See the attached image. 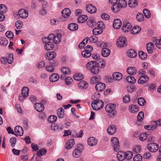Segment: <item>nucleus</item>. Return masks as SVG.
I'll return each mask as SVG.
<instances>
[{"label":"nucleus","mask_w":161,"mask_h":161,"mask_svg":"<svg viewBox=\"0 0 161 161\" xmlns=\"http://www.w3.org/2000/svg\"><path fill=\"white\" fill-rule=\"evenodd\" d=\"M110 52V50L109 49L107 48H103L102 50V55L103 57H106L109 55Z\"/></svg>","instance_id":"obj_29"},{"label":"nucleus","mask_w":161,"mask_h":161,"mask_svg":"<svg viewBox=\"0 0 161 161\" xmlns=\"http://www.w3.org/2000/svg\"><path fill=\"white\" fill-rule=\"evenodd\" d=\"M22 25L23 23L20 21H17L15 23L16 27L18 29H20L22 27Z\"/></svg>","instance_id":"obj_64"},{"label":"nucleus","mask_w":161,"mask_h":161,"mask_svg":"<svg viewBox=\"0 0 161 161\" xmlns=\"http://www.w3.org/2000/svg\"><path fill=\"white\" fill-rule=\"evenodd\" d=\"M131 27V24L128 22L127 20L125 19L123 20L122 29L124 32H126L130 31Z\"/></svg>","instance_id":"obj_3"},{"label":"nucleus","mask_w":161,"mask_h":161,"mask_svg":"<svg viewBox=\"0 0 161 161\" xmlns=\"http://www.w3.org/2000/svg\"><path fill=\"white\" fill-rule=\"evenodd\" d=\"M29 89L27 87H24L22 90L21 96L24 98L28 96L29 95Z\"/></svg>","instance_id":"obj_27"},{"label":"nucleus","mask_w":161,"mask_h":161,"mask_svg":"<svg viewBox=\"0 0 161 161\" xmlns=\"http://www.w3.org/2000/svg\"><path fill=\"white\" fill-rule=\"evenodd\" d=\"M8 60V62L9 64L12 63L13 61V54H10L8 55V56L7 58Z\"/></svg>","instance_id":"obj_60"},{"label":"nucleus","mask_w":161,"mask_h":161,"mask_svg":"<svg viewBox=\"0 0 161 161\" xmlns=\"http://www.w3.org/2000/svg\"><path fill=\"white\" fill-rule=\"evenodd\" d=\"M116 105L114 104L109 103L105 107L106 111L108 113H110V116L112 117L116 114L115 110Z\"/></svg>","instance_id":"obj_1"},{"label":"nucleus","mask_w":161,"mask_h":161,"mask_svg":"<svg viewBox=\"0 0 161 161\" xmlns=\"http://www.w3.org/2000/svg\"><path fill=\"white\" fill-rule=\"evenodd\" d=\"M117 3L121 8L125 7L127 5L126 2L125 0H119Z\"/></svg>","instance_id":"obj_45"},{"label":"nucleus","mask_w":161,"mask_h":161,"mask_svg":"<svg viewBox=\"0 0 161 161\" xmlns=\"http://www.w3.org/2000/svg\"><path fill=\"white\" fill-rule=\"evenodd\" d=\"M136 18L138 21L142 22L143 20L144 17L142 14L138 13L136 15Z\"/></svg>","instance_id":"obj_46"},{"label":"nucleus","mask_w":161,"mask_h":161,"mask_svg":"<svg viewBox=\"0 0 161 161\" xmlns=\"http://www.w3.org/2000/svg\"><path fill=\"white\" fill-rule=\"evenodd\" d=\"M127 73L130 75H134L137 72V70L135 67H130L127 69Z\"/></svg>","instance_id":"obj_28"},{"label":"nucleus","mask_w":161,"mask_h":161,"mask_svg":"<svg viewBox=\"0 0 161 161\" xmlns=\"http://www.w3.org/2000/svg\"><path fill=\"white\" fill-rule=\"evenodd\" d=\"M121 8L117 3L114 4L111 7V9L112 11L115 13H116L119 12Z\"/></svg>","instance_id":"obj_34"},{"label":"nucleus","mask_w":161,"mask_h":161,"mask_svg":"<svg viewBox=\"0 0 161 161\" xmlns=\"http://www.w3.org/2000/svg\"><path fill=\"white\" fill-rule=\"evenodd\" d=\"M149 78L147 75H143L138 80V82L139 84H144L147 82L148 81Z\"/></svg>","instance_id":"obj_10"},{"label":"nucleus","mask_w":161,"mask_h":161,"mask_svg":"<svg viewBox=\"0 0 161 161\" xmlns=\"http://www.w3.org/2000/svg\"><path fill=\"white\" fill-rule=\"evenodd\" d=\"M59 78V75L56 73H53L49 77L50 81L52 82H55L58 80Z\"/></svg>","instance_id":"obj_26"},{"label":"nucleus","mask_w":161,"mask_h":161,"mask_svg":"<svg viewBox=\"0 0 161 161\" xmlns=\"http://www.w3.org/2000/svg\"><path fill=\"white\" fill-rule=\"evenodd\" d=\"M92 103L91 105L93 110H98L102 108L104 106L103 101L100 100H96Z\"/></svg>","instance_id":"obj_2"},{"label":"nucleus","mask_w":161,"mask_h":161,"mask_svg":"<svg viewBox=\"0 0 161 161\" xmlns=\"http://www.w3.org/2000/svg\"><path fill=\"white\" fill-rule=\"evenodd\" d=\"M128 4L130 7H135L137 5L138 3L136 0H130L128 2Z\"/></svg>","instance_id":"obj_38"},{"label":"nucleus","mask_w":161,"mask_h":161,"mask_svg":"<svg viewBox=\"0 0 161 161\" xmlns=\"http://www.w3.org/2000/svg\"><path fill=\"white\" fill-rule=\"evenodd\" d=\"M78 86L80 89H86L88 87V84L84 81H81L80 82Z\"/></svg>","instance_id":"obj_32"},{"label":"nucleus","mask_w":161,"mask_h":161,"mask_svg":"<svg viewBox=\"0 0 161 161\" xmlns=\"http://www.w3.org/2000/svg\"><path fill=\"white\" fill-rule=\"evenodd\" d=\"M111 142L114 150L117 151L119 150V142L118 139L116 137H113L111 138Z\"/></svg>","instance_id":"obj_4"},{"label":"nucleus","mask_w":161,"mask_h":161,"mask_svg":"<svg viewBox=\"0 0 161 161\" xmlns=\"http://www.w3.org/2000/svg\"><path fill=\"white\" fill-rule=\"evenodd\" d=\"M82 149V146L80 145L73 152L72 155L75 158H78L81 155V150Z\"/></svg>","instance_id":"obj_7"},{"label":"nucleus","mask_w":161,"mask_h":161,"mask_svg":"<svg viewBox=\"0 0 161 161\" xmlns=\"http://www.w3.org/2000/svg\"><path fill=\"white\" fill-rule=\"evenodd\" d=\"M46 59L48 60H52L53 58L56 57V54L54 52L48 53L46 54Z\"/></svg>","instance_id":"obj_31"},{"label":"nucleus","mask_w":161,"mask_h":161,"mask_svg":"<svg viewBox=\"0 0 161 161\" xmlns=\"http://www.w3.org/2000/svg\"><path fill=\"white\" fill-rule=\"evenodd\" d=\"M142 157L139 154L136 155L133 158L134 161H142Z\"/></svg>","instance_id":"obj_59"},{"label":"nucleus","mask_w":161,"mask_h":161,"mask_svg":"<svg viewBox=\"0 0 161 161\" xmlns=\"http://www.w3.org/2000/svg\"><path fill=\"white\" fill-rule=\"evenodd\" d=\"M87 23L88 25L92 27H94V25L96 24L95 22L93 20L91 19L88 20Z\"/></svg>","instance_id":"obj_62"},{"label":"nucleus","mask_w":161,"mask_h":161,"mask_svg":"<svg viewBox=\"0 0 161 161\" xmlns=\"http://www.w3.org/2000/svg\"><path fill=\"white\" fill-rule=\"evenodd\" d=\"M143 13L145 16L147 18H149L150 17V11L147 9H144L143 10Z\"/></svg>","instance_id":"obj_53"},{"label":"nucleus","mask_w":161,"mask_h":161,"mask_svg":"<svg viewBox=\"0 0 161 161\" xmlns=\"http://www.w3.org/2000/svg\"><path fill=\"white\" fill-rule=\"evenodd\" d=\"M145 129H147L148 130H153L156 128V126L153 123V125L151 126L149 125H145L144 127Z\"/></svg>","instance_id":"obj_51"},{"label":"nucleus","mask_w":161,"mask_h":161,"mask_svg":"<svg viewBox=\"0 0 161 161\" xmlns=\"http://www.w3.org/2000/svg\"><path fill=\"white\" fill-rule=\"evenodd\" d=\"M61 35L60 34L58 33L57 34V36H54L53 40V42L56 44L59 43L60 42V37Z\"/></svg>","instance_id":"obj_36"},{"label":"nucleus","mask_w":161,"mask_h":161,"mask_svg":"<svg viewBox=\"0 0 161 161\" xmlns=\"http://www.w3.org/2000/svg\"><path fill=\"white\" fill-rule=\"evenodd\" d=\"M88 19L86 15H82L80 16L77 19L79 23H82L86 22Z\"/></svg>","instance_id":"obj_33"},{"label":"nucleus","mask_w":161,"mask_h":161,"mask_svg":"<svg viewBox=\"0 0 161 161\" xmlns=\"http://www.w3.org/2000/svg\"><path fill=\"white\" fill-rule=\"evenodd\" d=\"M72 81V79L69 77H67L65 78V83L67 85H69L71 84Z\"/></svg>","instance_id":"obj_61"},{"label":"nucleus","mask_w":161,"mask_h":161,"mask_svg":"<svg viewBox=\"0 0 161 161\" xmlns=\"http://www.w3.org/2000/svg\"><path fill=\"white\" fill-rule=\"evenodd\" d=\"M6 7L3 4L0 5V12L5 13L7 11Z\"/></svg>","instance_id":"obj_50"},{"label":"nucleus","mask_w":161,"mask_h":161,"mask_svg":"<svg viewBox=\"0 0 161 161\" xmlns=\"http://www.w3.org/2000/svg\"><path fill=\"white\" fill-rule=\"evenodd\" d=\"M126 158L128 160L130 159L133 157V153L131 151H128L125 153Z\"/></svg>","instance_id":"obj_44"},{"label":"nucleus","mask_w":161,"mask_h":161,"mask_svg":"<svg viewBox=\"0 0 161 161\" xmlns=\"http://www.w3.org/2000/svg\"><path fill=\"white\" fill-rule=\"evenodd\" d=\"M118 159L120 161H122L126 158L125 152L123 151H119L117 154Z\"/></svg>","instance_id":"obj_16"},{"label":"nucleus","mask_w":161,"mask_h":161,"mask_svg":"<svg viewBox=\"0 0 161 161\" xmlns=\"http://www.w3.org/2000/svg\"><path fill=\"white\" fill-rule=\"evenodd\" d=\"M141 30V27L137 26H134L131 31V33L132 34H136L139 32Z\"/></svg>","instance_id":"obj_37"},{"label":"nucleus","mask_w":161,"mask_h":161,"mask_svg":"<svg viewBox=\"0 0 161 161\" xmlns=\"http://www.w3.org/2000/svg\"><path fill=\"white\" fill-rule=\"evenodd\" d=\"M19 16L22 18H26L28 15V13L27 11L24 9H21L19 10L18 13Z\"/></svg>","instance_id":"obj_9"},{"label":"nucleus","mask_w":161,"mask_h":161,"mask_svg":"<svg viewBox=\"0 0 161 161\" xmlns=\"http://www.w3.org/2000/svg\"><path fill=\"white\" fill-rule=\"evenodd\" d=\"M147 49L149 53H152L153 52L154 45L152 42H149L146 45Z\"/></svg>","instance_id":"obj_24"},{"label":"nucleus","mask_w":161,"mask_h":161,"mask_svg":"<svg viewBox=\"0 0 161 161\" xmlns=\"http://www.w3.org/2000/svg\"><path fill=\"white\" fill-rule=\"evenodd\" d=\"M42 41L43 42H44L45 44L44 46V48L46 50H51L53 47L54 46L53 42L47 41L46 37L43 38Z\"/></svg>","instance_id":"obj_5"},{"label":"nucleus","mask_w":161,"mask_h":161,"mask_svg":"<svg viewBox=\"0 0 161 161\" xmlns=\"http://www.w3.org/2000/svg\"><path fill=\"white\" fill-rule=\"evenodd\" d=\"M116 130V127L114 125H111L107 129V131L108 133L110 135H112L114 134Z\"/></svg>","instance_id":"obj_20"},{"label":"nucleus","mask_w":161,"mask_h":161,"mask_svg":"<svg viewBox=\"0 0 161 161\" xmlns=\"http://www.w3.org/2000/svg\"><path fill=\"white\" fill-rule=\"evenodd\" d=\"M144 113L142 111L140 112L137 116V119L139 121H142L143 119L144 118Z\"/></svg>","instance_id":"obj_56"},{"label":"nucleus","mask_w":161,"mask_h":161,"mask_svg":"<svg viewBox=\"0 0 161 161\" xmlns=\"http://www.w3.org/2000/svg\"><path fill=\"white\" fill-rule=\"evenodd\" d=\"M70 14V10L68 8L64 9L62 12V16L65 18H68Z\"/></svg>","instance_id":"obj_22"},{"label":"nucleus","mask_w":161,"mask_h":161,"mask_svg":"<svg viewBox=\"0 0 161 161\" xmlns=\"http://www.w3.org/2000/svg\"><path fill=\"white\" fill-rule=\"evenodd\" d=\"M57 119L56 116L54 115H52L49 116L47 119L48 121L50 123L55 122Z\"/></svg>","instance_id":"obj_41"},{"label":"nucleus","mask_w":161,"mask_h":161,"mask_svg":"<svg viewBox=\"0 0 161 161\" xmlns=\"http://www.w3.org/2000/svg\"><path fill=\"white\" fill-rule=\"evenodd\" d=\"M149 150L152 152H155L159 149V145L155 143H151L148 145L147 146Z\"/></svg>","instance_id":"obj_6"},{"label":"nucleus","mask_w":161,"mask_h":161,"mask_svg":"<svg viewBox=\"0 0 161 161\" xmlns=\"http://www.w3.org/2000/svg\"><path fill=\"white\" fill-rule=\"evenodd\" d=\"M122 25L120 19H115L114 20L113 26L115 29H119Z\"/></svg>","instance_id":"obj_15"},{"label":"nucleus","mask_w":161,"mask_h":161,"mask_svg":"<svg viewBox=\"0 0 161 161\" xmlns=\"http://www.w3.org/2000/svg\"><path fill=\"white\" fill-rule=\"evenodd\" d=\"M75 143V141L73 139H69L66 144V148L67 149H69L71 148Z\"/></svg>","instance_id":"obj_19"},{"label":"nucleus","mask_w":161,"mask_h":161,"mask_svg":"<svg viewBox=\"0 0 161 161\" xmlns=\"http://www.w3.org/2000/svg\"><path fill=\"white\" fill-rule=\"evenodd\" d=\"M91 71L93 75H96L97 74L99 71V68L98 66H97L96 64H94L93 66L91 69Z\"/></svg>","instance_id":"obj_30"},{"label":"nucleus","mask_w":161,"mask_h":161,"mask_svg":"<svg viewBox=\"0 0 161 161\" xmlns=\"http://www.w3.org/2000/svg\"><path fill=\"white\" fill-rule=\"evenodd\" d=\"M105 88V85L103 83H97L95 86L96 90L98 92L103 91Z\"/></svg>","instance_id":"obj_11"},{"label":"nucleus","mask_w":161,"mask_h":161,"mask_svg":"<svg viewBox=\"0 0 161 161\" xmlns=\"http://www.w3.org/2000/svg\"><path fill=\"white\" fill-rule=\"evenodd\" d=\"M82 56L85 58H88L91 55V52L86 50L83 51L81 53Z\"/></svg>","instance_id":"obj_43"},{"label":"nucleus","mask_w":161,"mask_h":161,"mask_svg":"<svg viewBox=\"0 0 161 161\" xmlns=\"http://www.w3.org/2000/svg\"><path fill=\"white\" fill-rule=\"evenodd\" d=\"M47 150L45 149H42L38 150L37 152V155L39 157H41L46 153Z\"/></svg>","instance_id":"obj_42"},{"label":"nucleus","mask_w":161,"mask_h":161,"mask_svg":"<svg viewBox=\"0 0 161 161\" xmlns=\"http://www.w3.org/2000/svg\"><path fill=\"white\" fill-rule=\"evenodd\" d=\"M100 78L99 76H96L92 77L91 80V82L92 84H94L96 82H98Z\"/></svg>","instance_id":"obj_52"},{"label":"nucleus","mask_w":161,"mask_h":161,"mask_svg":"<svg viewBox=\"0 0 161 161\" xmlns=\"http://www.w3.org/2000/svg\"><path fill=\"white\" fill-rule=\"evenodd\" d=\"M15 132L16 133L17 135L21 136L23 134V128L20 126H17L15 127L14 130Z\"/></svg>","instance_id":"obj_13"},{"label":"nucleus","mask_w":161,"mask_h":161,"mask_svg":"<svg viewBox=\"0 0 161 161\" xmlns=\"http://www.w3.org/2000/svg\"><path fill=\"white\" fill-rule=\"evenodd\" d=\"M137 103L138 104L140 105L143 106L144 105L145 103V99L143 98L140 97L138 98Z\"/></svg>","instance_id":"obj_49"},{"label":"nucleus","mask_w":161,"mask_h":161,"mask_svg":"<svg viewBox=\"0 0 161 161\" xmlns=\"http://www.w3.org/2000/svg\"><path fill=\"white\" fill-rule=\"evenodd\" d=\"M94 64V61H91L88 62L86 64V66L87 69L91 70V68L93 66Z\"/></svg>","instance_id":"obj_58"},{"label":"nucleus","mask_w":161,"mask_h":161,"mask_svg":"<svg viewBox=\"0 0 161 161\" xmlns=\"http://www.w3.org/2000/svg\"><path fill=\"white\" fill-rule=\"evenodd\" d=\"M67 27L70 31H74L78 29V25L76 23H72L68 25Z\"/></svg>","instance_id":"obj_23"},{"label":"nucleus","mask_w":161,"mask_h":161,"mask_svg":"<svg viewBox=\"0 0 161 161\" xmlns=\"http://www.w3.org/2000/svg\"><path fill=\"white\" fill-rule=\"evenodd\" d=\"M100 30L101 29L98 28H95L93 30V34L95 35H98L101 34L102 33V31Z\"/></svg>","instance_id":"obj_48"},{"label":"nucleus","mask_w":161,"mask_h":161,"mask_svg":"<svg viewBox=\"0 0 161 161\" xmlns=\"http://www.w3.org/2000/svg\"><path fill=\"white\" fill-rule=\"evenodd\" d=\"M127 81L131 84H133L136 82V79L135 78L131 76H129L126 78Z\"/></svg>","instance_id":"obj_40"},{"label":"nucleus","mask_w":161,"mask_h":161,"mask_svg":"<svg viewBox=\"0 0 161 161\" xmlns=\"http://www.w3.org/2000/svg\"><path fill=\"white\" fill-rule=\"evenodd\" d=\"M147 135L146 133H142L140 136L139 140L141 141H144L147 138Z\"/></svg>","instance_id":"obj_55"},{"label":"nucleus","mask_w":161,"mask_h":161,"mask_svg":"<svg viewBox=\"0 0 161 161\" xmlns=\"http://www.w3.org/2000/svg\"><path fill=\"white\" fill-rule=\"evenodd\" d=\"M94 64H96L97 66L99 67H104L105 65V62L102 59H97L96 61H94Z\"/></svg>","instance_id":"obj_18"},{"label":"nucleus","mask_w":161,"mask_h":161,"mask_svg":"<svg viewBox=\"0 0 161 161\" xmlns=\"http://www.w3.org/2000/svg\"><path fill=\"white\" fill-rule=\"evenodd\" d=\"M86 9L88 12L91 14L94 13L97 11L96 7L91 4L86 6Z\"/></svg>","instance_id":"obj_12"},{"label":"nucleus","mask_w":161,"mask_h":161,"mask_svg":"<svg viewBox=\"0 0 161 161\" xmlns=\"http://www.w3.org/2000/svg\"><path fill=\"white\" fill-rule=\"evenodd\" d=\"M127 54L129 57L133 58L137 56V53L134 50L131 49L128 51Z\"/></svg>","instance_id":"obj_25"},{"label":"nucleus","mask_w":161,"mask_h":161,"mask_svg":"<svg viewBox=\"0 0 161 161\" xmlns=\"http://www.w3.org/2000/svg\"><path fill=\"white\" fill-rule=\"evenodd\" d=\"M130 110L132 113H136L138 110V107L136 105H131Z\"/></svg>","instance_id":"obj_47"},{"label":"nucleus","mask_w":161,"mask_h":161,"mask_svg":"<svg viewBox=\"0 0 161 161\" xmlns=\"http://www.w3.org/2000/svg\"><path fill=\"white\" fill-rule=\"evenodd\" d=\"M126 38L124 36L120 37L117 40V44L119 47H123L126 45Z\"/></svg>","instance_id":"obj_8"},{"label":"nucleus","mask_w":161,"mask_h":161,"mask_svg":"<svg viewBox=\"0 0 161 161\" xmlns=\"http://www.w3.org/2000/svg\"><path fill=\"white\" fill-rule=\"evenodd\" d=\"M138 55L140 58L143 60H145L147 57V54L142 51L139 52Z\"/></svg>","instance_id":"obj_39"},{"label":"nucleus","mask_w":161,"mask_h":161,"mask_svg":"<svg viewBox=\"0 0 161 161\" xmlns=\"http://www.w3.org/2000/svg\"><path fill=\"white\" fill-rule=\"evenodd\" d=\"M5 35L6 36L9 38H12L14 37V34L11 31H7L5 33Z\"/></svg>","instance_id":"obj_63"},{"label":"nucleus","mask_w":161,"mask_h":161,"mask_svg":"<svg viewBox=\"0 0 161 161\" xmlns=\"http://www.w3.org/2000/svg\"><path fill=\"white\" fill-rule=\"evenodd\" d=\"M113 79L115 80L119 81L120 80L122 77V74L119 72H115L113 74Z\"/></svg>","instance_id":"obj_17"},{"label":"nucleus","mask_w":161,"mask_h":161,"mask_svg":"<svg viewBox=\"0 0 161 161\" xmlns=\"http://www.w3.org/2000/svg\"><path fill=\"white\" fill-rule=\"evenodd\" d=\"M62 72L65 74H69L70 73L69 69L68 67H63L61 69Z\"/></svg>","instance_id":"obj_54"},{"label":"nucleus","mask_w":161,"mask_h":161,"mask_svg":"<svg viewBox=\"0 0 161 161\" xmlns=\"http://www.w3.org/2000/svg\"><path fill=\"white\" fill-rule=\"evenodd\" d=\"M74 78L75 80L79 81L82 79L83 77L81 74H77L74 75Z\"/></svg>","instance_id":"obj_57"},{"label":"nucleus","mask_w":161,"mask_h":161,"mask_svg":"<svg viewBox=\"0 0 161 161\" xmlns=\"http://www.w3.org/2000/svg\"><path fill=\"white\" fill-rule=\"evenodd\" d=\"M36 110L39 112H42L44 109V105L40 103H36L35 105Z\"/></svg>","instance_id":"obj_21"},{"label":"nucleus","mask_w":161,"mask_h":161,"mask_svg":"<svg viewBox=\"0 0 161 161\" xmlns=\"http://www.w3.org/2000/svg\"><path fill=\"white\" fill-rule=\"evenodd\" d=\"M97 140L94 137H91L87 140V143L88 145L92 146L96 145L97 144Z\"/></svg>","instance_id":"obj_14"},{"label":"nucleus","mask_w":161,"mask_h":161,"mask_svg":"<svg viewBox=\"0 0 161 161\" xmlns=\"http://www.w3.org/2000/svg\"><path fill=\"white\" fill-rule=\"evenodd\" d=\"M64 111L63 108H61L58 110L57 115L58 118L61 119L64 117Z\"/></svg>","instance_id":"obj_35"}]
</instances>
